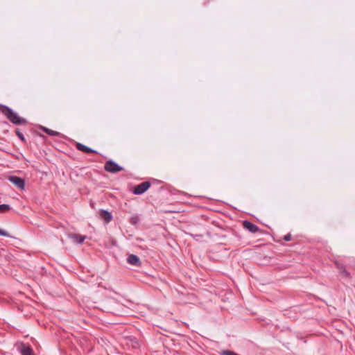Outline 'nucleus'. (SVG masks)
Wrapping results in <instances>:
<instances>
[{
	"mask_svg": "<svg viewBox=\"0 0 355 355\" xmlns=\"http://www.w3.org/2000/svg\"><path fill=\"white\" fill-rule=\"evenodd\" d=\"M0 111L13 124L23 125L27 123L26 119L20 117L17 113L15 112L11 108L6 105H1Z\"/></svg>",
	"mask_w": 355,
	"mask_h": 355,
	"instance_id": "nucleus-1",
	"label": "nucleus"
},
{
	"mask_svg": "<svg viewBox=\"0 0 355 355\" xmlns=\"http://www.w3.org/2000/svg\"><path fill=\"white\" fill-rule=\"evenodd\" d=\"M104 168L107 172L112 173H116L123 170L121 166H120L118 164L112 160L106 162L104 166Z\"/></svg>",
	"mask_w": 355,
	"mask_h": 355,
	"instance_id": "nucleus-2",
	"label": "nucleus"
},
{
	"mask_svg": "<svg viewBox=\"0 0 355 355\" xmlns=\"http://www.w3.org/2000/svg\"><path fill=\"white\" fill-rule=\"evenodd\" d=\"M8 180L10 182H12L17 189L23 191L25 189V180L24 179L12 175L8 177Z\"/></svg>",
	"mask_w": 355,
	"mask_h": 355,
	"instance_id": "nucleus-3",
	"label": "nucleus"
},
{
	"mask_svg": "<svg viewBox=\"0 0 355 355\" xmlns=\"http://www.w3.org/2000/svg\"><path fill=\"white\" fill-rule=\"evenodd\" d=\"M335 266L338 270L341 277L345 279H350L351 275L349 272L346 269L345 266L340 261H335Z\"/></svg>",
	"mask_w": 355,
	"mask_h": 355,
	"instance_id": "nucleus-4",
	"label": "nucleus"
},
{
	"mask_svg": "<svg viewBox=\"0 0 355 355\" xmlns=\"http://www.w3.org/2000/svg\"><path fill=\"white\" fill-rule=\"evenodd\" d=\"M150 187V183L149 182H143L134 188L133 193L137 195H141L146 191Z\"/></svg>",
	"mask_w": 355,
	"mask_h": 355,
	"instance_id": "nucleus-5",
	"label": "nucleus"
},
{
	"mask_svg": "<svg viewBox=\"0 0 355 355\" xmlns=\"http://www.w3.org/2000/svg\"><path fill=\"white\" fill-rule=\"evenodd\" d=\"M99 216L106 223H110L113 218L112 213L105 209L99 210Z\"/></svg>",
	"mask_w": 355,
	"mask_h": 355,
	"instance_id": "nucleus-6",
	"label": "nucleus"
},
{
	"mask_svg": "<svg viewBox=\"0 0 355 355\" xmlns=\"http://www.w3.org/2000/svg\"><path fill=\"white\" fill-rule=\"evenodd\" d=\"M243 227L251 233H256L259 231V228L257 225L248 220H244L243 222Z\"/></svg>",
	"mask_w": 355,
	"mask_h": 355,
	"instance_id": "nucleus-7",
	"label": "nucleus"
},
{
	"mask_svg": "<svg viewBox=\"0 0 355 355\" xmlns=\"http://www.w3.org/2000/svg\"><path fill=\"white\" fill-rule=\"evenodd\" d=\"M127 261L129 264L135 266H140L141 264L139 258L135 254H130L127 258Z\"/></svg>",
	"mask_w": 355,
	"mask_h": 355,
	"instance_id": "nucleus-8",
	"label": "nucleus"
},
{
	"mask_svg": "<svg viewBox=\"0 0 355 355\" xmlns=\"http://www.w3.org/2000/svg\"><path fill=\"white\" fill-rule=\"evenodd\" d=\"M76 148L85 153H97V151L80 143H76Z\"/></svg>",
	"mask_w": 355,
	"mask_h": 355,
	"instance_id": "nucleus-9",
	"label": "nucleus"
},
{
	"mask_svg": "<svg viewBox=\"0 0 355 355\" xmlns=\"http://www.w3.org/2000/svg\"><path fill=\"white\" fill-rule=\"evenodd\" d=\"M20 352L22 355H33V352L30 346L21 343L19 347Z\"/></svg>",
	"mask_w": 355,
	"mask_h": 355,
	"instance_id": "nucleus-10",
	"label": "nucleus"
},
{
	"mask_svg": "<svg viewBox=\"0 0 355 355\" xmlns=\"http://www.w3.org/2000/svg\"><path fill=\"white\" fill-rule=\"evenodd\" d=\"M70 237L73 240L74 242L79 244L83 243L85 239V236L76 234H71Z\"/></svg>",
	"mask_w": 355,
	"mask_h": 355,
	"instance_id": "nucleus-11",
	"label": "nucleus"
},
{
	"mask_svg": "<svg viewBox=\"0 0 355 355\" xmlns=\"http://www.w3.org/2000/svg\"><path fill=\"white\" fill-rule=\"evenodd\" d=\"M42 129L44 132H45L46 134H48L50 136H58L60 135V132L53 130H51V129H49L45 127H42Z\"/></svg>",
	"mask_w": 355,
	"mask_h": 355,
	"instance_id": "nucleus-12",
	"label": "nucleus"
},
{
	"mask_svg": "<svg viewBox=\"0 0 355 355\" xmlns=\"http://www.w3.org/2000/svg\"><path fill=\"white\" fill-rule=\"evenodd\" d=\"M10 209V205L7 204L0 205V213H4Z\"/></svg>",
	"mask_w": 355,
	"mask_h": 355,
	"instance_id": "nucleus-13",
	"label": "nucleus"
},
{
	"mask_svg": "<svg viewBox=\"0 0 355 355\" xmlns=\"http://www.w3.org/2000/svg\"><path fill=\"white\" fill-rule=\"evenodd\" d=\"M15 133L21 141H23L24 143L26 142V139L24 137V135L19 130V129L16 130Z\"/></svg>",
	"mask_w": 355,
	"mask_h": 355,
	"instance_id": "nucleus-14",
	"label": "nucleus"
},
{
	"mask_svg": "<svg viewBox=\"0 0 355 355\" xmlns=\"http://www.w3.org/2000/svg\"><path fill=\"white\" fill-rule=\"evenodd\" d=\"M221 355H239L234 352L230 350H224L221 352Z\"/></svg>",
	"mask_w": 355,
	"mask_h": 355,
	"instance_id": "nucleus-15",
	"label": "nucleus"
},
{
	"mask_svg": "<svg viewBox=\"0 0 355 355\" xmlns=\"http://www.w3.org/2000/svg\"><path fill=\"white\" fill-rule=\"evenodd\" d=\"M138 221H139V217H138V216H132V217H131V218H130V223H131L132 224H134V225H135V224L137 223H138Z\"/></svg>",
	"mask_w": 355,
	"mask_h": 355,
	"instance_id": "nucleus-16",
	"label": "nucleus"
},
{
	"mask_svg": "<svg viewBox=\"0 0 355 355\" xmlns=\"http://www.w3.org/2000/svg\"><path fill=\"white\" fill-rule=\"evenodd\" d=\"M0 235L1 236H6V237H10V234L8 232H6V231H5L3 230H1V229H0Z\"/></svg>",
	"mask_w": 355,
	"mask_h": 355,
	"instance_id": "nucleus-17",
	"label": "nucleus"
},
{
	"mask_svg": "<svg viewBox=\"0 0 355 355\" xmlns=\"http://www.w3.org/2000/svg\"><path fill=\"white\" fill-rule=\"evenodd\" d=\"M292 236L291 234H287L284 236V240L286 241H289L291 240Z\"/></svg>",
	"mask_w": 355,
	"mask_h": 355,
	"instance_id": "nucleus-18",
	"label": "nucleus"
}]
</instances>
